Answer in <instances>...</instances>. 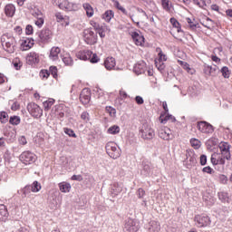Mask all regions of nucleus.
Masks as SVG:
<instances>
[{"label":"nucleus","instance_id":"423d86ee","mask_svg":"<svg viewBox=\"0 0 232 232\" xmlns=\"http://www.w3.org/2000/svg\"><path fill=\"white\" fill-rule=\"evenodd\" d=\"M83 39L86 44H97V33H94L92 28H87L83 31Z\"/></svg>","mask_w":232,"mask_h":232},{"label":"nucleus","instance_id":"13d9d810","mask_svg":"<svg viewBox=\"0 0 232 232\" xmlns=\"http://www.w3.org/2000/svg\"><path fill=\"white\" fill-rule=\"evenodd\" d=\"M218 180L221 184H227V176H226L224 174H219Z\"/></svg>","mask_w":232,"mask_h":232},{"label":"nucleus","instance_id":"c9c22d12","mask_svg":"<svg viewBox=\"0 0 232 232\" xmlns=\"http://www.w3.org/2000/svg\"><path fill=\"white\" fill-rule=\"evenodd\" d=\"M190 144L194 150H199V148L202 146V142L195 138L190 139Z\"/></svg>","mask_w":232,"mask_h":232},{"label":"nucleus","instance_id":"a878e982","mask_svg":"<svg viewBox=\"0 0 232 232\" xmlns=\"http://www.w3.org/2000/svg\"><path fill=\"white\" fill-rule=\"evenodd\" d=\"M218 198L221 202H223V204H229V194L227 192H224V191H221V192H218Z\"/></svg>","mask_w":232,"mask_h":232},{"label":"nucleus","instance_id":"bf43d9fd","mask_svg":"<svg viewBox=\"0 0 232 232\" xmlns=\"http://www.w3.org/2000/svg\"><path fill=\"white\" fill-rule=\"evenodd\" d=\"M199 163L201 166H206V164H208V156L205 154L201 155L199 158Z\"/></svg>","mask_w":232,"mask_h":232},{"label":"nucleus","instance_id":"6ab92c4d","mask_svg":"<svg viewBox=\"0 0 232 232\" xmlns=\"http://www.w3.org/2000/svg\"><path fill=\"white\" fill-rule=\"evenodd\" d=\"M8 209L4 204H0V220L1 222H6L9 217Z\"/></svg>","mask_w":232,"mask_h":232},{"label":"nucleus","instance_id":"4be33fe9","mask_svg":"<svg viewBox=\"0 0 232 232\" xmlns=\"http://www.w3.org/2000/svg\"><path fill=\"white\" fill-rule=\"evenodd\" d=\"M160 223L157 221H150L149 223L148 232H160Z\"/></svg>","mask_w":232,"mask_h":232},{"label":"nucleus","instance_id":"aec40b11","mask_svg":"<svg viewBox=\"0 0 232 232\" xmlns=\"http://www.w3.org/2000/svg\"><path fill=\"white\" fill-rule=\"evenodd\" d=\"M131 37L137 46H142V43H144V36L139 34L137 32H132Z\"/></svg>","mask_w":232,"mask_h":232},{"label":"nucleus","instance_id":"e433bc0d","mask_svg":"<svg viewBox=\"0 0 232 232\" xmlns=\"http://www.w3.org/2000/svg\"><path fill=\"white\" fill-rule=\"evenodd\" d=\"M170 23L174 26V28H177L178 34H180L182 32V28H180V23L175 18H170Z\"/></svg>","mask_w":232,"mask_h":232},{"label":"nucleus","instance_id":"de8ad7c7","mask_svg":"<svg viewBox=\"0 0 232 232\" xmlns=\"http://www.w3.org/2000/svg\"><path fill=\"white\" fill-rule=\"evenodd\" d=\"M32 15H34L35 19H40L42 17H44V14L39 9L33 11Z\"/></svg>","mask_w":232,"mask_h":232},{"label":"nucleus","instance_id":"f704fd0d","mask_svg":"<svg viewBox=\"0 0 232 232\" xmlns=\"http://www.w3.org/2000/svg\"><path fill=\"white\" fill-rule=\"evenodd\" d=\"M186 157H187V160H188V164L189 166H193L195 164H197V158L195 157V154H192L189 153V152H187L186 154Z\"/></svg>","mask_w":232,"mask_h":232},{"label":"nucleus","instance_id":"37998d69","mask_svg":"<svg viewBox=\"0 0 232 232\" xmlns=\"http://www.w3.org/2000/svg\"><path fill=\"white\" fill-rule=\"evenodd\" d=\"M22 197L24 198V197H26L27 195H30V193H32V186L31 185H27L25 186L23 189H22Z\"/></svg>","mask_w":232,"mask_h":232},{"label":"nucleus","instance_id":"49530a36","mask_svg":"<svg viewBox=\"0 0 232 232\" xmlns=\"http://www.w3.org/2000/svg\"><path fill=\"white\" fill-rule=\"evenodd\" d=\"M4 159H5V166H8V164H10V160H12V156L10 154V150H6L5 152Z\"/></svg>","mask_w":232,"mask_h":232},{"label":"nucleus","instance_id":"473e14b6","mask_svg":"<svg viewBox=\"0 0 232 232\" xmlns=\"http://www.w3.org/2000/svg\"><path fill=\"white\" fill-rule=\"evenodd\" d=\"M9 124H12L13 126H19V124H21V117L11 116L9 119Z\"/></svg>","mask_w":232,"mask_h":232},{"label":"nucleus","instance_id":"dca6fc26","mask_svg":"<svg viewBox=\"0 0 232 232\" xmlns=\"http://www.w3.org/2000/svg\"><path fill=\"white\" fill-rule=\"evenodd\" d=\"M133 72H136L137 75L146 73V63H144V61L138 62L133 67Z\"/></svg>","mask_w":232,"mask_h":232},{"label":"nucleus","instance_id":"2f4dec72","mask_svg":"<svg viewBox=\"0 0 232 232\" xmlns=\"http://www.w3.org/2000/svg\"><path fill=\"white\" fill-rule=\"evenodd\" d=\"M121 127L119 125H112L107 130V133L110 135H117V133H120Z\"/></svg>","mask_w":232,"mask_h":232},{"label":"nucleus","instance_id":"4c0bfd02","mask_svg":"<svg viewBox=\"0 0 232 232\" xmlns=\"http://www.w3.org/2000/svg\"><path fill=\"white\" fill-rule=\"evenodd\" d=\"M31 188L33 193H39V191H41V183L34 181L31 185Z\"/></svg>","mask_w":232,"mask_h":232},{"label":"nucleus","instance_id":"bb28decb","mask_svg":"<svg viewBox=\"0 0 232 232\" xmlns=\"http://www.w3.org/2000/svg\"><path fill=\"white\" fill-rule=\"evenodd\" d=\"M115 17V13L112 10H107L103 14H102V19L106 21V23H110L111 19Z\"/></svg>","mask_w":232,"mask_h":232},{"label":"nucleus","instance_id":"0e129e2a","mask_svg":"<svg viewBox=\"0 0 232 232\" xmlns=\"http://www.w3.org/2000/svg\"><path fill=\"white\" fill-rule=\"evenodd\" d=\"M25 34L26 35H32L34 34V27L31 24L26 25Z\"/></svg>","mask_w":232,"mask_h":232},{"label":"nucleus","instance_id":"1a4fd4ad","mask_svg":"<svg viewBox=\"0 0 232 232\" xmlns=\"http://www.w3.org/2000/svg\"><path fill=\"white\" fill-rule=\"evenodd\" d=\"M27 110L32 117H35L36 119L38 117H43V109H41L35 102L29 103L27 105Z\"/></svg>","mask_w":232,"mask_h":232},{"label":"nucleus","instance_id":"a19ab883","mask_svg":"<svg viewBox=\"0 0 232 232\" xmlns=\"http://www.w3.org/2000/svg\"><path fill=\"white\" fill-rule=\"evenodd\" d=\"M0 122L6 124L8 122V113L6 111L0 112Z\"/></svg>","mask_w":232,"mask_h":232},{"label":"nucleus","instance_id":"f03ea898","mask_svg":"<svg viewBox=\"0 0 232 232\" xmlns=\"http://www.w3.org/2000/svg\"><path fill=\"white\" fill-rule=\"evenodd\" d=\"M56 5L61 10H66L67 12H75L79 10V5L68 0H56Z\"/></svg>","mask_w":232,"mask_h":232},{"label":"nucleus","instance_id":"393cba45","mask_svg":"<svg viewBox=\"0 0 232 232\" xmlns=\"http://www.w3.org/2000/svg\"><path fill=\"white\" fill-rule=\"evenodd\" d=\"M159 138L162 139L163 140H170L171 133H169V129L160 130Z\"/></svg>","mask_w":232,"mask_h":232},{"label":"nucleus","instance_id":"b1692460","mask_svg":"<svg viewBox=\"0 0 232 232\" xmlns=\"http://www.w3.org/2000/svg\"><path fill=\"white\" fill-rule=\"evenodd\" d=\"M61 53V48L59 47H53L50 52V59L52 61H57L59 59V54Z\"/></svg>","mask_w":232,"mask_h":232},{"label":"nucleus","instance_id":"cd10ccee","mask_svg":"<svg viewBox=\"0 0 232 232\" xmlns=\"http://www.w3.org/2000/svg\"><path fill=\"white\" fill-rule=\"evenodd\" d=\"M82 7L86 12L87 17H93V7L92 5L85 3L82 5Z\"/></svg>","mask_w":232,"mask_h":232},{"label":"nucleus","instance_id":"5701e85b","mask_svg":"<svg viewBox=\"0 0 232 232\" xmlns=\"http://www.w3.org/2000/svg\"><path fill=\"white\" fill-rule=\"evenodd\" d=\"M115 64H116V62H115V58L113 57H108L104 61V66L106 70H113V68H115Z\"/></svg>","mask_w":232,"mask_h":232},{"label":"nucleus","instance_id":"412c9836","mask_svg":"<svg viewBox=\"0 0 232 232\" xmlns=\"http://www.w3.org/2000/svg\"><path fill=\"white\" fill-rule=\"evenodd\" d=\"M5 14L7 17H12L15 14V5L8 4L5 6Z\"/></svg>","mask_w":232,"mask_h":232},{"label":"nucleus","instance_id":"c85d7f7f","mask_svg":"<svg viewBox=\"0 0 232 232\" xmlns=\"http://www.w3.org/2000/svg\"><path fill=\"white\" fill-rule=\"evenodd\" d=\"M59 188L62 193H70V189H72V185H70V183L62 182L59 184Z\"/></svg>","mask_w":232,"mask_h":232},{"label":"nucleus","instance_id":"f3484780","mask_svg":"<svg viewBox=\"0 0 232 232\" xmlns=\"http://www.w3.org/2000/svg\"><path fill=\"white\" fill-rule=\"evenodd\" d=\"M92 52L90 50H84V51H80L77 53L76 56L78 59L81 61H88L89 59L92 58Z\"/></svg>","mask_w":232,"mask_h":232},{"label":"nucleus","instance_id":"9b49d317","mask_svg":"<svg viewBox=\"0 0 232 232\" xmlns=\"http://www.w3.org/2000/svg\"><path fill=\"white\" fill-rule=\"evenodd\" d=\"M197 129L201 133H213V125L208 123L207 121H198L197 124Z\"/></svg>","mask_w":232,"mask_h":232},{"label":"nucleus","instance_id":"3c124183","mask_svg":"<svg viewBox=\"0 0 232 232\" xmlns=\"http://www.w3.org/2000/svg\"><path fill=\"white\" fill-rule=\"evenodd\" d=\"M34 21V24L38 26V28H43V24H44V16L42 18H36Z\"/></svg>","mask_w":232,"mask_h":232},{"label":"nucleus","instance_id":"39448f33","mask_svg":"<svg viewBox=\"0 0 232 232\" xmlns=\"http://www.w3.org/2000/svg\"><path fill=\"white\" fill-rule=\"evenodd\" d=\"M20 160L21 162H23V164H25V166H28L30 164H34V162H35L37 160V156H35V154H34V152L32 151H24L21 155H20Z\"/></svg>","mask_w":232,"mask_h":232},{"label":"nucleus","instance_id":"680f3d73","mask_svg":"<svg viewBox=\"0 0 232 232\" xmlns=\"http://www.w3.org/2000/svg\"><path fill=\"white\" fill-rule=\"evenodd\" d=\"M40 76H42L43 79H48V77H50V72L48 70H42L40 72Z\"/></svg>","mask_w":232,"mask_h":232},{"label":"nucleus","instance_id":"5fc2aeb1","mask_svg":"<svg viewBox=\"0 0 232 232\" xmlns=\"http://www.w3.org/2000/svg\"><path fill=\"white\" fill-rule=\"evenodd\" d=\"M221 156L226 160H231V151L229 150H226L225 152H221Z\"/></svg>","mask_w":232,"mask_h":232},{"label":"nucleus","instance_id":"58836bf2","mask_svg":"<svg viewBox=\"0 0 232 232\" xmlns=\"http://www.w3.org/2000/svg\"><path fill=\"white\" fill-rule=\"evenodd\" d=\"M230 148L231 146L227 142H221L219 144V150L221 153H224L225 151H228Z\"/></svg>","mask_w":232,"mask_h":232},{"label":"nucleus","instance_id":"2eb2a0df","mask_svg":"<svg viewBox=\"0 0 232 232\" xmlns=\"http://www.w3.org/2000/svg\"><path fill=\"white\" fill-rule=\"evenodd\" d=\"M39 54L35 52H31L26 56V63L31 66L34 64H39Z\"/></svg>","mask_w":232,"mask_h":232},{"label":"nucleus","instance_id":"8fccbe9b","mask_svg":"<svg viewBox=\"0 0 232 232\" xmlns=\"http://www.w3.org/2000/svg\"><path fill=\"white\" fill-rule=\"evenodd\" d=\"M221 73L223 77H225V79H229V68L224 66L223 68H221Z\"/></svg>","mask_w":232,"mask_h":232},{"label":"nucleus","instance_id":"20e7f679","mask_svg":"<svg viewBox=\"0 0 232 232\" xmlns=\"http://www.w3.org/2000/svg\"><path fill=\"white\" fill-rule=\"evenodd\" d=\"M140 135L144 140H151L155 137V130L151 126L144 123L140 130Z\"/></svg>","mask_w":232,"mask_h":232},{"label":"nucleus","instance_id":"79ce46f5","mask_svg":"<svg viewBox=\"0 0 232 232\" xmlns=\"http://www.w3.org/2000/svg\"><path fill=\"white\" fill-rule=\"evenodd\" d=\"M160 119L161 120V123H162V124H166V122H168V121H169V120L172 121V122H175V121H177V120L175 119V117H173V115H169V114H168L167 116H165L164 119H162V115H160Z\"/></svg>","mask_w":232,"mask_h":232},{"label":"nucleus","instance_id":"ddd939ff","mask_svg":"<svg viewBox=\"0 0 232 232\" xmlns=\"http://www.w3.org/2000/svg\"><path fill=\"white\" fill-rule=\"evenodd\" d=\"M203 72L208 76L215 77V75L220 72V69L217 65L211 66L205 63Z\"/></svg>","mask_w":232,"mask_h":232},{"label":"nucleus","instance_id":"338daca9","mask_svg":"<svg viewBox=\"0 0 232 232\" xmlns=\"http://www.w3.org/2000/svg\"><path fill=\"white\" fill-rule=\"evenodd\" d=\"M202 171H203V173H208L209 175H211V173H213V169L209 166L204 167Z\"/></svg>","mask_w":232,"mask_h":232},{"label":"nucleus","instance_id":"a18cd8bd","mask_svg":"<svg viewBox=\"0 0 232 232\" xmlns=\"http://www.w3.org/2000/svg\"><path fill=\"white\" fill-rule=\"evenodd\" d=\"M107 113H109V115L111 117H115V115H117V110H115V108L111 107V106H107L105 108Z\"/></svg>","mask_w":232,"mask_h":232},{"label":"nucleus","instance_id":"f257e3e1","mask_svg":"<svg viewBox=\"0 0 232 232\" xmlns=\"http://www.w3.org/2000/svg\"><path fill=\"white\" fill-rule=\"evenodd\" d=\"M1 43L4 50L8 53H14V52L17 50V41L15 40V37L10 34H3L1 36Z\"/></svg>","mask_w":232,"mask_h":232},{"label":"nucleus","instance_id":"774afa93","mask_svg":"<svg viewBox=\"0 0 232 232\" xmlns=\"http://www.w3.org/2000/svg\"><path fill=\"white\" fill-rule=\"evenodd\" d=\"M71 179L72 180H77L78 182H82V180L83 179L81 175H72Z\"/></svg>","mask_w":232,"mask_h":232},{"label":"nucleus","instance_id":"e2e57ef3","mask_svg":"<svg viewBox=\"0 0 232 232\" xmlns=\"http://www.w3.org/2000/svg\"><path fill=\"white\" fill-rule=\"evenodd\" d=\"M81 119L84 121V122H88V121H90V113L83 111L81 115Z\"/></svg>","mask_w":232,"mask_h":232},{"label":"nucleus","instance_id":"7c9ffc66","mask_svg":"<svg viewBox=\"0 0 232 232\" xmlns=\"http://www.w3.org/2000/svg\"><path fill=\"white\" fill-rule=\"evenodd\" d=\"M22 46H23V50L26 51V50H30V48H32V46H34V39H26L22 43Z\"/></svg>","mask_w":232,"mask_h":232},{"label":"nucleus","instance_id":"6e6552de","mask_svg":"<svg viewBox=\"0 0 232 232\" xmlns=\"http://www.w3.org/2000/svg\"><path fill=\"white\" fill-rule=\"evenodd\" d=\"M124 229L127 232H137L140 229V224L137 219L127 218L125 220Z\"/></svg>","mask_w":232,"mask_h":232},{"label":"nucleus","instance_id":"4468645a","mask_svg":"<svg viewBox=\"0 0 232 232\" xmlns=\"http://www.w3.org/2000/svg\"><path fill=\"white\" fill-rule=\"evenodd\" d=\"M92 93L90 92V90L83 89L80 94V101L82 104L86 106V104H90V100L92 99Z\"/></svg>","mask_w":232,"mask_h":232},{"label":"nucleus","instance_id":"864d4df0","mask_svg":"<svg viewBox=\"0 0 232 232\" xmlns=\"http://www.w3.org/2000/svg\"><path fill=\"white\" fill-rule=\"evenodd\" d=\"M194 5H197L199 6V8H204V6H207L206 0H193Z\"/></svg>","mask_w":232,"mask_h":232},{"label":"nucleus","instance_id":"ea45409f","mask_svg":"<svg viewBox=\"0 0 232 232\" xmlns=\"http://www.w3.org/2000/svg\"><path fill=\"white\" fill-rule=\"evenodd\" d=\"M114 6H115V8H117L118 10L122 12V14H124V15H128V11L126 10V8H124L122 5H121V3H119V1L114 0Z\"/></svg>","mask_w":232,"mask_h":232},{"label":"nucleus","instance_id":"c756f323","mask_svg":"<svg viewBox=\"0 0 232 232\" xmlns=\"http://www.w3.org/2000/svg\"><path fill=\"white\" fill-rule=\"evenodd\" d=\"M63 63L65 64V66H72L73 65V59H72V56L70 54H64L62 56Z\"/></svg>","mask_w":232,"mask_h":232},{"label":"nucleus","instance_id":"f8f14e48","mask_svg":"<svg viewBox=\"0 0 232 232\" xmlns=\"http://www.w3.org/2000/svg\"><path fill=\"white\" fill-rule=\"evenodd\" d=\"M120 193H122V184H120L117 182L111 184V187H110L111 197L114 198V197H117L118 195H120Z\"/></svg>","mask_w":232,"mask_h":232},{"label":"nucleus","instance_id":"c03bdc74","mask_svg":"<svg viewBox=\"0 0 232 232\" xmlns=\"http://www.w3.org/2000/svg\"><path fill=\"white\" fill-rule=\"evenodd\" d=\"M161 6L166 12H169L171 10V5H169V0H161Z\"/></svg>","mask_w":232,"mask_h":232},{"label":"nucleus","instance_id":"a211bd4d","mask_svg":"<svg viewBox=\"0 0 232 232\" xmlns=\"http://www.w3.org/2000/svg\"><path fill=\"white\" fill-rule=\"evenodd\" d=\"M151 163L148 161H142L141 175H143V177H150V175H151Z\"/></svg>","mask_w":232,"mask_h":232},{"label":"nucleus","instance_id":"0eeeda50","mask_svg":"<svg viewBox=\"0 0 232 232\" xmlns=\"http://www.w3.org/2000/svg\"><path fill=\"white\" fill-rule=\"evenodd\" d=\"M194 220L198 227H208L211 226V218L206 214L197 215Z\"/></svg>","mask_w":232,"mask_h":232},{"label":"nucleus","instance_id":"4d7b16f0","mask_svg":"<svg viewBox=\"0 0 232 232\" xmlns=\"http://www.w3.org/2000/svg\"><path fill=\"white\" fill-rule=\"evenodd\" d=\"M49 73H51L53 77V79H57V67L56 66H51L49 70Z\"/></svg>","mask_w":232,"mask_h":232},{"label":"nucleus","instance_id":"7ed1b4c3","mask_svg":"<svg viewBox=\"0 0 232 232\" xmlns=\"http://www.w3.org/2000/svg\"><path fill=\"white\" fill-rule=\"evenodd\" d=\"M106 153L111 159H119L121 157V149L117 148V144L113 141H110L105 146Z\"/></svg>","mask_w":232,"mask_h":232},{"label":"nucleus","instance_id":"603ef678","mask_svg":"<svg viewBox=\"0 0 232 232\" xmlns=\"http://www.w3.org/2000/svg\"><path fill=\"white\" fill-rule=\"evenodd\" d=\"M218 164L224 166L226 164V160L222 157V154L217 153Z\"/></svg>","mask_w":232,"mask_h":232},{"label":"nucleus","instance_id":"6e6d98bb","mask_svg":"<svg viewBox=\"0 0 232 232\" xmlns=\"http://www.w3.org/2000/svg\"><path fill=\"white\" fill-rule=\"evenodd\" d=\"M88 61L92 64H95V63H99V56H97V53H92V55H91V58H89Z\"/></svg>","mask_w":232,"mask_h":232},{"label":"nucleus","instance_id":"09e8293b","mask_svg":"<svg viewBox=\"0 0 232 232\" xmlns=\"http://www.w3.org/2000/svg\"><path fill=\"white\" fill-rule=\"evenodd\" d=\"M64 133H66V135H69V137H73V139H77V134H75V131H73V130L72 129L65 128Z\"/></svg>","mask_w":232,"mask_h":232},{"label":"nucleus","instance_id":"72a5a7b5","mask_svg":"<svg viewBox=\"0 0 232 232\" xmlns=\"http://www.w3.org/2000/svg\"><path fill=\"white\" fill-rule=\"evenodd\" d=\"M54 102H55V100H53L52 98L44 102L43 105H44L45 111H48V110H50V108H52V106H53Z\"/></svg>","mask_w":232,"mask_h":232},{"label":"nucleus","instance_id":"052dcab7","mask_svg":"<svg viewBox=\"0 0 232 232\" xmlns=\"http://www.w3.org/2000/svg\"><path fill=\"white\" fill-rule=\"evenodd\" d=\"M217 153H213L210 158V162L213 164V166L218 165V160H217Z\"/></svg>","mask_w":232,"mask_h":232},{"label":"nucleus","instance_id":"69168bd1","mask_svg":"<svg viewBox=\"0 0 232 232\" xmlns=\"http://www.w3.org/2000/svg\"><path fill=\"white\" fill-rule=\"evenodd\" d=\"M137 195H138L139 198H143L144 196L146 195V191H144L142 188H139L137 190Z\"/></svg>","mask_w":232,"mask_h":232},{"label":"nucleus","instance_id":"9d476101","mask_svg":"<svg viewBox=\"0 0 232 232\" xmlns=\"http://www.w3.org/2000/svg\"><path fill=\"white\" fill-rule=\"evenodd\" d=\"M38 37L40 43L46 44L47 43H50V39H52V31L48 28H44L41 32L38 33Z\"/></svg>","mask_w":232,"mask_h":232}]
</instances>
